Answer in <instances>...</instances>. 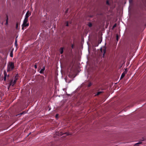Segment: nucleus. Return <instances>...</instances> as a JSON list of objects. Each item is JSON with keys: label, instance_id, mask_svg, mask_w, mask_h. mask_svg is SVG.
<instances>
[{"label": "nucleus", "instance_id": "obj_19", "mask_svg": "<svg viewBox=\"0 0 146 146\" xmlns=\"http://www.w3.org/2000/svg\"><path fill=\"white\" fill-rule=\"evenodd\" d=\"M34 67L35 69H36L37 68V65L36 63L35 64V65H34Z\"/></svg>", "mask_w": 146, "mask_h": 146}, {"label": "nucleus", "instance_id": "obj_22", "mask_svg": "<svg viewBox=\"0 0 146 146\" xmlns=\"http://www.w3.org/2000/svg\"><path fill=\"white\" fill-rule=\"evenodd\" d=\"M7 19L6 20V23L7 24V23H8V17H7Z\"/></svg>", "mask_w": 146, "mask_h": 146}, {"label": "nucleus", "instance_id": "obj_29", "mask_svg": "<svg viewBox=\"0 0 146 146\" xmlns=\"http://www.w3.org/2000/svg\"><path fill=\"white\" fill-rule=\"evenodd\" d=\"M7 78H8L9 77V75H7Z\"/></svg>", "mask_w": 146, "mask_h": 146}, {"label": "nucleus", "instance_id": "obj_8", "mask_svg": "<svg viewBox=\"0 0 146 146\" xmlns=\"http://www.w3.org/2000/svg\"><path fill=\"white\" fill-rule=\"evenodd\" d=\"M45 67L44 66L43 68H42V69L39 72L40 73V74H43L44 73V71L45 70Z\"/></svg>", "mask_w": 146, "mask_h": 146}, {"label": "nucleus", "instance_id": "obj_3", "mask_svg": "<svg viewBox=\"0 0 146 146\" xmlns=\"http://www.w3.org/2000/svg\"><path fill=\"white\" fill-rule=\"evenodd\" d=\"M29 26V23H24L23 22V24L22 25V29H23Z\"/></svg>", "mask_w": 146, "mask_h": 146}, {"label": "nucleus", "instance_id": "obj_16", "mask_svg": "<svg viewBox=\"0 0 146 146\" xmlns=\"http://www.w3.org/2000/svg\"><path fill=\"white\" fill-rule=\"evenodd\" d=\"M116 40L117 41H118V38H119V36H118V34L116 35Z\"/></svg>", "mask_w": 146, "mask_h": 146}, {"label": "nucleus", "instance_id": "obj_1", "mask_svg": "<svg viewBox=\"0 0 146 146\" xmlns=\"http://www.w3.org/2000/svg\"><path fill=\"white\" fill-rule=\"evenodd\" d=\"M15 68V66L14 62H9L7 65V72H9L13 70Z\"/></svg>", "mask_w": 146, "mask_h": 146}, {"label": "nucleus", "instance_id": "obj_25", "mask_svg": "<svg viewBox=\"0 0 146 146\" xmlns=\"http://www.w3.org/2000/svg\"><path fill=\"white\" fill-rule=\"evenodd\" d=\"M101 43V42H100V43H99L98 44H96L95 45V46H98L99 44L100 43Z\"/></svg>", "mask_w": 146, "mask_h": 146}, {"label": "nucleus", "instance_id": "obj_5", "mask_svg": "<svg viewBox=\"0 0 146 146\" xmlns=\"http://www.w3.org/2000/svg\"><path fill=\"white\" fill-rule=\"evenodd\" d=\"M106 48L105 47H104L103 49H102V48H101L100 49V51L101 52L103 53V57H104V56L105 55V54L106 52Z\"/></svg>", "mask_w": 146, "mask_h": 146}, {"label": "nucleus", "instance_id": "obj_20", "mask_svg": "<svg viewBox=\"0 0 146 146\" xmlns=\"http://www.w3.org/2000/svg\"><path fill=\"white\" fill-rule=\"evenodd\" d=\"M116 24H115L113 26V28H115V27H116Z\"/></svg>", "mask_w": 146, "mask_h": 146}, {"label": "nucleus", "instance_id": "obj_15", "mask_svg": "<svg viewBox=\"0 0 146 146\" xmlns=\"http://www.w3.org/2000/svg\"><path fill=\"white\" fill-rule=\"evenodd\" d=\"M88 25L89 27H91L92 26V24L91 23H90L88 24Z\"/></svg>", "mask_w": 146, "mask_h": 146}, {"label": "nucleus", "instance_id": "obj_11", "mask_svg": "<svg viewBox=\"0 0 146 146\" xmlns=\"http://www.w3.org/2000/svg\"><path fill=\"white\" fill-rule=\"evenodd\" d=\"M66 134V135H71V134L70 133H68V132H66V133H61L60 134V135H62L63 134Z\"/></svg>", "mask_w": 146, "mask_h": 146}, {"label": "nucleus", "instance_id": "obj_17", "mask_svg": "<svg viewBox=\"0 0 146 146\" xmlns=\"http://www.w3.org/2000/svg\"><path fill=\"white\" fill-rule=\"evenodd\" d=\"M102 93V92H98L97 93V94H96V95H99L101 93Z\"/></svg>", "mask_w": 146, "mask_h": 146}, {"label": "nucleus", "instance_id": "obj_4", "mask_svg": "<svg viewBox=\"0 0 146 146\" xmlns=\"http://www.w3.org/2000/svg\"><path fill=\"white\" fill-rule=\"evenodd\" d=\"M127 69L125 70V71L122 73L120 77V79H122L125 76V74L127 73Z\"/></svg>", "mask_w": 146, "mask_h": 146}, {"label": "nucleus", "instance_id": "obj_27", "mask_svg": "<svg viewBox=\"0 0 146 146\" xmlns=\"http://www.w3.org/2000/svg\"><path fill=\"white\" fill-rule=\"evenodd\" d=\"M72 48H74V45L73 44H72Z\"/></svg>", "mask_w": 146, "mask_h": 146}, {"label": "nucleus", "instance_id": "obj_21", "mask_svg": "<svg viewBox=\"0 0 146 146\" xmlns=\"http://www.w3.org/2000/svg\"><path fill=\"white\" fill-rule=\"evenodd\" d=\"M18 26V23H17L16 24V28L17 29Z\"/></svg>", "mask_w": 146, "mask_h": 146}, {"label": "nucleus", "instance_id": "obj_23", "mask_svg": "<svg viewBox=\"0 0 146 146\" xmlns=\"http://www.w3.org/2000/svg\"><path fill=\"white\" fill-rule=\"evenodd\" d=\"M66 26L67 27L68 26V21H67L66 23Z\"/></svg>", "mask_w": 146, "mask_h": 146}, {"label": "nucleus", "instance_id": "obj_13", "mask_svg": "<svg viewBox=\"0 0 146 146\" xmlns=\"http://www.w3.org/2000/svg\"><path fill=\"white\" fill-rule=\"evenodd\" d=\"M142 143L141 142H138L136 144H135L134 145V146H138L139 145L141 144Z\"/></svg>", "mask_w": 146, "mask_h": 146}, {"label": "nucleus", "instance_id": "obj_24", "mask_svg": "<svg viewBox=\"0 0 146 146\" xmlns=\"http://www.w3.org/2000/svg\"><path fill=\"white\" fill-rule=\"evenodd\" d=\"M91 85H92V84L91 83H90L88 84V87H89L90 86H91Z\"/></svg>", "mask_w": 146, "mask_h": 146}, {"label": "nucleus", "instance_id": "obj_6", "mask_svg": "<svg viewBox=\"0 0 146 146\" xmlns=\"http://www.w3.org/2000/svg\"><path fill=\"white\" fill-rule=\"evenodd\" d=\"M31 15V12H30L29 11H28L26 13L25 16V18H28Z\"/></svg>", "mask_w": 146, "mask_h": 146}, {"label": "nucleus", "instance_id": "obj_28", "mask_svg": "<svg viewBox=\"0 0 146 146\" xmlns=\"http://www.w3.org/2000/svg\"><path fill=\"white\" fill-rule=\"evenodd\" d=\"M24 113V112H22V113H21L20 114H19V115H22V114H23Z\"/></svg>", "mask_w": 146, "mask_h": 146}, {"label": "nucleus", "instance_id": "obj_33", "mask_svg": "<svg viewBox=\"0 0 146 146\" xmlns=\"http://www.w3.org/2000/svg\"><path fill=\"white\" fill-rule=\"evenodd\" d=\"M42 78H43V79H44V77H42Z\"/></svg>", "mask_w": 146, "mask_h": 146}, {"label": "nucleus", "instance_id": "obj_32", "mask_svg": "<svg viewBox=\"0 0 146 146\" xmlns=\"http://www.w3.org/2000/svg\"><path fill=\"white\" fill-rule=\"evenodd\" d=\"M143 139L142 140V141H143L144 140V139H143Z\"/></svg>", "mask_w": 146, "mask_h": 146}, {"label": "nucleus", "instance_id": "obj_14", "mask_svg": "<svg viewBox=\"0 0 146 146\" xmlns=\"http://www.w3.org/2000/svg\"><path fill=\"white\" fill-rule=\"evenodd\" d=\"M10 56L11 57H13V52H10Z\"/></svg>", "mask_w": 146, "mask_h": 146}, {"label": "nucleus", "instance_id": "obj_9", "mask_svg": "<svg viewBox=\"0 0 146 146\" xmlns=\"http://www.w3.org/2000/svg\"><path fill=\"white\" fill-rule=\"evenodd\" d=\"M59 52L61 54H62L63 52V48L61 47L59 49Z\"/></svg>", "mask_w": 146, "mask_h": 146}, {"label": "nucleus", "instance_id": "obj_26", "mask_svg": "<svg viewBox=\"0 0 146 146\" xmlns=\"http://www.w3.org/2000/svg\"><path fill=\"white\" fill-rule=\"evenodd\" d=\"M58 116V114H56V118H57Z\"/></svg>", "mask_w": 146, "mask_h": 146}, {"label": "nucleus", "instance_id": "obj_2", "mask_svg": "<svg viewBox=\"0 0 146 146\" xmlns=\"http://www.w3.org/2000/svg\"><path fill=\"white\" fill-rule=\"evenodd\" d=\"M9 86L8 88V89L9 88V87L11 86H13L14 85L16 84V82L15 81H14L13 79H10L9 81Z\"/></svg>", "mask_w": 146, "mask_h": 146}, {"label": "nucleus", "instance_id": "obj_30", "mask_svg": "<svg viewBox=\"0 0 146 146\" xmlns=\"http://www.w3.org/2000/svg\"><path fill=\"white\" fill-rule=\"evenodd\" d=\"M59 132H58V133H56V134H57V135H58H58H59Z\"/></svg>", "mask_w": 146, "mask_h": 146}, {"label": "nucleus", "instance_id": "obj_7", "mask_svg": "<svg viewBox=\"0 0 146 146\" xmlns=\"http://www.w3.org/2000/svg\"><path fill=\"white\" fill-rule=\"evenodd\" d=\"M4 77L3 78L4 80L5 81H6V80L7 77V73L6 72V71L5 70L4 71Z\"/></svg>", "mask_w": 146, "mask_h": 146}, {"label": "nucleus", "instance_id": "obj_31", "mask_svg": "<svg viewBox=\"0 0 146 146\" xmlns=\"http://www.w3.org/2000/svg\"><path fill=\"white\" fill-rule=\"evenodd\" d=\"M17 42V41L16 40L15 41V43H16Z\"/></svg>", "mask_w": 146, "mask_h": 146}, {"label": "nucleus", "instance_id": "obj_12", "mask_svg": "<svg viewBox=\"0 0 146 146\" xmlns=\"http://www.w3.org/2000/svg\"><path fill=\"white\" fill-rule=\"evenodd\" d=\"M23 22H24V23H29V21H28V18L25 17Z\"/></svg>", "mask_w": 146, "mask_h": 146}, {"label": "nucleus", "instance_id": "obj_18", "mask_svg": "<svg viewBox=\"0 0 146 146\" xmlns=\"http://www.w3.org/2000/svg\"><path fill=\"white\" fill-rule=\"evenodd\" d=\"M106 4H107L108 5H110L108 1L107 0L106 1Z\"/></svg>", "mask_w": 146, "mask_h": 146}, {"label": "nucleus", "instance_id": "obj_10", "mask_svg": "<svg viewBox=\"0 0 146 146\" xmlns=\"http://www.w3.org/2000/svg\"><path fill=\"white\" fill-rule=\"evenodd\" d=\"M18 74H17L14 78V81H15L16 82L17 81L18 79Z\"/></svg>", "mask_w": 146, "mask_h": 146}]
</instances>
